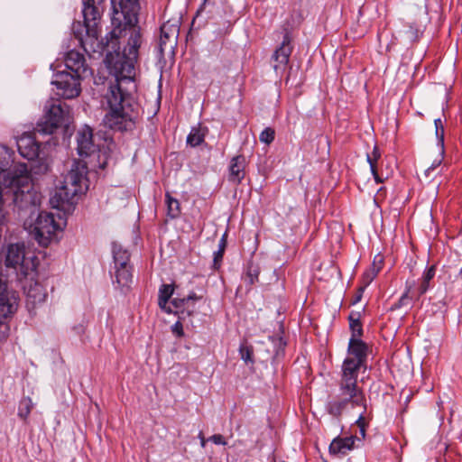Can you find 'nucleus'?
Segmentation results:
<instances>
[{"label": "nucleus", "mask_w": 462, "mask_h": 462, "mask_svg": "<svg viewBox=\"0 0 462 462\" xmlns=\"http://www.w3.org/2000/svg\"><path fill=\"white\" fill-rule=\"evenodd\" d=\"M171 331L176 337H182L184 336L182 323L180 321H177L172 325Z\"/></svg>", "instance_id": "c9c22d12"}, {"label": "nucleus", "mask_w": 462, "mask_h": 462, "mask_svg": "<svg viewBox=\"0 0 462 462\" xmlns=\"http://www.w3.org/2000/svg\"><path fill=\"white\" fill-rule=\"evenodd\" d=\"M356 423L359 428H361V426L365 427V419L362 414L359 416L358 420H356Z\"/></svg>", "instance_id": "a18cd8bd"}, {"label": "nucleus", "mask_w": 462, "mask_h": 462, "mask_svg": "<svg viewBox=\"0 0 462 462\" xmlns=\"http://www.w3.org/2000/svg\"><path fill=\"white\" fill-rule=\"evenodd\" d=\"M436 274V266L431 265L423 273L421 282L418 288L419 296L424 294L430 288V282Z\"/></svg>", "instance_id": "393cba45"}, {"label": "nucleus", "mask_w": 462, "mask_h": 462, "mask_svg": "<svg viewBox=\"0 0 462 462\" xmlns=\"http://www.w3.org/2000/svg\"><path fill=\"white\" fill-rule=\"evenodd\" d=\"M167 214L171 218H176L180 214V205L178 199L172 198L169 193L165 195Z\"/></svg>", "instance_id": "bb28decb"}, {"label": "nucleus", "mask_w": 462, "mask_h": 462, "mask_svg": "<svg viewBox=\"0 0 462 462\" xmlns=\"http://www.w3.org/2000/svg\"><path fill=\"white\" fill-rule=\"evenodd\" d=\"M292 37L288 29H284V34L281 45L274 51L272 56L273 68L277 74L285 71L291 55L293 47L291 45Z\"/></svg>", "instance_id": "f8f14e48"}, {"label": "nucleus", "mask_w": 462, "mask_h": 462, "mask_svg": "<svg viewBox=\"0 0 462 462\" xmlns=\"http://www.w3.org/2000/svg\"><path fill=\"white\" fill-rule=\"evenodd\" d=\"M20 154L27 160H34L39 156L40 144L30 135H23L17 140Z\"/></svg>", "instance_id": "6ab92c4d"}, {"label": "nucleus", "mask_w": 462, "mask_h": 462, "mask_svg": "<svg viewBox=\"0 0 462 462\" xmlns=\"http://www.w3.org/2000/svg\"><path fill=\"white\" fill-rule=\"evenodd\" d=\"M32 409V402L30 398H24L21 401L19 410H18V416L23 419L26 420L28 416L30 415Z\"/></svg>", "instance_id": "c756f323"}, {"label": "nucleus", "mask_w": 462, "mask_h": 462, "mask_svg": "<svg viewBox=\"0 0 462 462\" xmlns=\"http://www.w3.org/2000/svg\"><path fill=\"white\" fill-rule=\"evenodd\" d=\"M44 116L38 122L35 133L51 134L57 128L67 124L69 119V107L60 100L48 101Z\"/></svg>", "instance_id": "0eeeda50"}, {"label": "nucleus", "mask_w": 462, "mask_h": 462, "mask_svg": "<svg viewBox=\"0 0 462 462\" xmlns=\"http://www.w3.org/2000/svg\"><path fill=\"white\" fill-rule=\"evenodd\" d=\"M188 300H186V297L185 298H174L172 300H171V304L173 305V307L178 310L181 308H183L185 306L186 303H188Z\"/></svg>", "instance_id": "e433bc0d"}, {"label": "nucleus", "mask_w": 462, "mask_h": 462, "mask_svg": "<svg viewBox=\"0 0 462 462\" xmlns=\"http://www.w3.org/2000/svg\"><path fill=\"white\" fill-rule=\"evenodd\" d=\"M174 292L172 284H162L159 289L158 304L159 307L167 313H171L172 310L167 306L169 300Z\"/></svg>", "instance_id": "5701e85b"}, {"label": "nucleus", "mask_w": 462, "mask_h": 462, "mask_svg": "<svg viewBox=\"0 0 462 462\" xmlns=\"http://www.w3.org/2000/svg\"><path fill=\"white\" fill-rule=\"evenodd\" d=\"M365 289V286L361 285L359 287L357 293L355 295L354 299L352 300V304H356L357 302H359L361 300Z\"/></svg>", "instance_id": "ea45409f"}, {"label": "nucleus", "mask_w": 462, "mask_h": 462, "mask_svg": "<svg viewBox=\"0 0 462 462\" xmlns=\"http://www.w3.org/2000/svg\"><path fill=\"white\" fill-rule=\"evenodd\" d=\"M361 368L366 369V365L346 358L342 364V373L339 381V393L337 398L327 404L328 412L333 417L338 418L342 412L351 405L365 407V395L357 385L358 372Z\"/></svg>", "instance_id": "f03ea898"}, {"label": "nucleus", "mask_w": 462, "mask_h": 462, "mask_svg": "<svg viewBox=\"0 0 462 462\" xmlns=\"http://www.w3.org/2000/svg\"><path fill=\"white\" fill-rule=\"evenodd\" d=\"M382 266H383V258L380 255H376L370 267H379V272H380L382 269Z\"/></svg>", "instance_id": "79ce46f5"}, {"label": "nucleus", "mask_w": 462, "mask_h": 462, "mask_svg": "<svg viewBox=\"0 0 462 462\" xmlns=\"http://www.w3.org/2000/svg\"><path fill=\"white\" fill-rule=\"evenodd\" d=\"M414 285V281L412 282H406V290L404 293L402 295V297L399 299L398 302L394 304L393 309H400L404 306H408L411 303V298L409 296V292L411 289V287Z\"/></svg>", "instance_id": "c85d7f7f"}, {"label": "nucleus", "mask_w": 462, "mask_h": 462, "mask_svg": "<svg viewBox=\"0 0 462 462\" xmlns=\"http://www.w3.org/2000/svg\"><path fill=\"white\" fill-rule=\"evenodd\" d=\"M378 273L379 267H369L362 275V286L366 288Z\"/></svg>", "instance_id": "7c9ffc66"}, {"label": "nucleus", "mask_w": 462, "mask_h": 462, "mask_svg": "<svg viewBox=\"0 0 462 462\" xmlns=\"http://www.w3.org/2000/svg\"><path fill=\"white\" fill-rule=\"evenodd\" d=\"M2 188L3 198L12 194L13 202L19 210L36 208L41 203V195L33 189L27 164H19L9 184Z\"/></svg>", "instance_id": "20e7f679"}, {"label": "nucleus", "mask_w": 462, "mask_h": 462, "mask_svg": "<svg viewBox=\"0 0 462 462\" xmlns=\"http://www.w3.org/2000/svg\"><path fill=\"white\" fill-rule=\"evenodd\" d=\"M111 3L113 34H131L134 31L140 32L137 26L139 0H111Z\"/></svg>", "instance_id": "423d86ee"}, {"label": "nucleus", "mask_w": 462, "mask_h": 462, "mask_svg": "<svg viewBox=\"0 0 462 462\" xmlns=\"http://www.w3.org/2000/svg\"><path fill=\"white\" fill-rule=\"evenodd\" d=\"M87 173L86 163L82 161H74L61 185L50 199L52 208L65 210L66 206L70 207L74 203L73 199L77 195L85 193L88 188Z\"/></svg>", "instance_id": "7ed1b4c3"}, {"label": "nucleus", "mask_w": 462, "mask_h": 462, "mask_svg": "<svg viewBox=\"0 0 462 462\" xmlns=\"http://www.w3.org/2000/svg\"><path fill=\"white\" fill-rule=\"evenodd\" d=\"M356 437L335 438L329 445V453L334 456H344L353 449Z\"/></svg>", "instance_id": "aec40b11"}, {"label": "nucleus", "mask_w": 462, "mask_h": 462, "mask_svg": "<svg viewBox=\"0 0 462 462\" xmlns=\"http://www.w3.org/2000/svg\"><path fill=\"white\" fill-rule=\"evenodd\" d=\"M59 230H61L60 224L55 220L52 213L45 211L39 213L34 222L33 233L40 245H48Z\"/></svg>", "instance_id": "6e6552de"}, {"label": "nucleus", "mask_w": 462, "mask_h": 462, "mask_svg": "<svg viewBox=\"0 0 462 462\" xmlns=\"http://www.w3.org/2000/svg\"><path fill=\"white\" fill-rule=\"evenodd\" d=\"M245 166L246 159L244 155L234 156L228 166V180L235 185H239L245 179Z\"/></svg>", "instance_id": "a211bd4d"}, {"label": "nucleus", "mask_w": 462, "mask_h": 462, "mask_svg": "<svg viewBox=\"0 0 462 462\" xmlns=\"http://www.w3.org/2000/svg\"><path fill=\"white\" fill-rule=\"evenodd\" d=\"M65 66L72 75L78 77H86L91 74L90 69L86 65V60L83 54L77 51H69L65 56Z\"/></svg>", "instance_id": "4468645a"}, {"label": "nucleus", "mask_w": 462, "mask_h": 462, "mask_svg": "<svg viewBox=\"0 0 462 462\" xmlns=\"http://www.w3.org/2000/svg\"><path fill=\"white\" fill-rule=\"evenodd\" d=\"M199 439H200V440H201V446H202V447H205L206 440H205V438H204V436H203L202 432H200V433L199 434Z\"/></svg>", "instance_id": "49530a36"}, {"label": "nucleus", "mask_w": 462, "mask_h": 462, "mask_svg": "<svg viewBox=\"0 0 462 462\" xmlns=\"http://www.w3.org/2000/svg\"><path fill=\"white\" fill-rule=\"evenodd\" d=\"M111 277L115 289L126 293L133 282V266L113 267Z\"/></svg>", "instance_id": "2eb2a0df"}, {"label": "nucleus", "mask_w": 462, "mask_h": 462, "mask_svg": "<svg viewBox=\"0 0 462 462\" xmlns=\"http://www.w3.org/2000/svg\"><path fill=\"white\" fill-rule=\"evenodd\" d=\"M370 169H371V172H372V174L374 176V179L376 181V183L383 182V179L379 176V174L377 172V167L372 165V168H370Z\"/></svg>", "instance_id": "37998d69"}, {"label": "nucleus", "mask_w": 462, "mask_h": 462, "mask_svg": "<svg viewBox=\"0 0 462 462\" xmlns=\"http://www.w3.org/2000/svg\"><path fill=\"white\" fill-rule=\"evenodd\" d=\"M278 350L276 352V357H279L280 356H283L284 353V347L286 346V343L282 341V338H279L278 340Z\"/></svg>", "instance_id": "a19ab883"}, {"label": "nucleus", "mask_w": 462, "mask_h": 462, "mask_svg": "<svg viewBox=\"0 0 462 462\" xmlns=\"http://www.w3.org/2000/svg\"><path fill=\"white\" fill-rule=\"evenodd\" d=\"M43 298L42 296L39 297L38 301H41Z\"/></svg>", "instance_id": "3c124183"}, {"label": "nucleus", "mask_w": 462, "mask_h": 462, "mask_svg": "<svg viewBox=\"0 0 462 462\" xmlns=\"http://www.w3.org/2000/svg\"><path fill=\"white\" fill-rule=\"evenodd\" d=\"M360 431H361L362 436H363V437H365V427L361 426V428H360Z\"/></svg>", "instance_id": "de8ad7c7"}, {"label": "nucleus", "mask_w": 462, "mask_h": 462, "mask_svg": "<svg viewBox=\"0 0 462 462\" xmlns=\"http://www.w3.org/2000/svg\"><path fill=\"white\" fill-rule=\"evenodd\" d=\"M18 307V298L14 291L7 290L6 281L0 274V323L14 314Z\"/></svg>", "instance_id": "ddd939ff"}, {"label": "nucleus", "mask_w": 462, "mask_h": 462, "mask_svg": "<svg viewBox=\"0 0 462 462\" xmlns=\"http://www.w3.org/2000/svg\"><path fill=\"white\" fill-rule=\"evenodd\" d=\"M28 297H32V295L31 294V291L28 292ZM33 298H34V300H36V297L33 295Z\"/></svg>", "instance_id": "09e8293b"}, {"label": "nucleus", "mask_w": 462, "mask_h": 462, "mask_svg": "<svg viewBox=\"0 0 462 462\" xmlns=\"http://www.w3.org/2000/svg\"><path fill=\"white\" fill-rule=\"evenodd\" d=\"M274 137L275 131L271 127H266L261 132L259 140L265 144H270L273 142Z\"/></svg>", "instance_id": "2f4dec72"}, {"label": "nucleus", "mask_w": 462, "mask_h": 462, "mask_svg": "<svg viewBox=\"0 0 462 462\" xmlns=\"http://www.w3.org/2000/svg\"><path fill=\"white\" fill-rule=\"evenodd\" d=\"M141 43V33L134 31L131 34L116 35L110 32L104 41V51H106L104 63L116 80L106 95L110 111L106 115L105 122L115 130L132 129L138 117V104L134 94L136 91L135 64Z\"/></svg>", "instance_id": "f257e3e1"}, {"label": "nucleus", "mask_w": 462, "mask_h": 462, "mask_svg": "<svg viewBox=\"0 0 462 462\" xmlns=\"http://www.w3.org/2000/svg\"><path fill=\"white\" fill-rule=\"evenodd\" d=\"M5 263L6 267L14 269L23 276H27L35 268L33 262L25 257L23 244H10L7 246Z\"/></svg>", "instance_id": "1a4fd4ad"}, {"label": "nucleus", "mask_w": 462, "mask_h": 462, "mask_svg": "<svg viewBox=\"0 0 462 462\" xmlns=\"http://www.w3.org/2000/svg\"><path fill=\"white\" fill-rule=\"evenodd\" d=\"M226 235L225 234L222 236L223 247L219 248L217 252L214 253L213 268L215 270L219 269V267L221 265V262L223 259L224 251H225V247H226Z\"/></svg>", "instance_id": "473e14b6"}, {"label": "nucleus", "mask_w": 462, "mask_h": 462, "mask_svg": "<svg viewBox=\"0 0 462 462\" xmlns=\"http://www.w3.org/2000/svg\"><path fill=\"white\" fill-rule=\"evenodd\" d=\"M260 273V268L257 264L253 262H249L246 266V271L243 275L242 279L245 281L246 285L251 287L256 282H258V276Z\"/></svg>", "instance_id": "b1692460"}, {"label": "nucleus", "mask_w": 462, "mask_h": 462, "mask_svg": "<svg viewBox=\"0 0 462 462\" xmlns=\"http://www.w3.org/2000/svg\"><path fill=\"white\" fill-rule=\"evenodd\" d=\"M81 77L69 73L68 71H59L55 74L51 83L57 88V95L67 99L77 97L80 94Z\"/></svg>", "instance_id": "9d476101"}, {"label": "nucleus", "mask_w": 462, "mask_h": 462, "mask_svg": "<svg viewBox=\"0 0 462 462\" xmlns=\"http://www.w3.org/2000/svg\"><path fill=\"white\" fill-rule=\"evenodd\" d=\"M442 159H439L438 161H435L426 171L425 175L427 177L430 176L431 171H433L437 167H439L441 164Z\"/></svg>", "instance_id": "58836bf2"}, {"label": "nucleus", "mask_w": 462, "mask_h": 462, "mask_svg": "<svg viewBox=\"0 0 462 462\" xmlns=\"http://www.w3.org/2000/svg\"><path fill=\"white\" fill-rule=\"evenodd\" d=\"M223 247V241L222 239L220 240V243H219V248H222Z\"/></svg>", "instance_id": "8fccbe9b"}, {"label": "nucleus", "mask_w": 462, "mask_h": 462, "mask_svg": "<svg viewBox=\"0 0 462 462\" xmlns=\"http://www.w3.org/2000/svg\"><path fill=\"white\" fill-rule=\"evenodd\" d=\"M200 297L197 296V294L195 292H190L187 297H186V300H188V301L189 300H199Z\"/></svg>", "instance_id": "c03bdc74"}, {"label": "nucleus", "mask_w": 462, "mask_h": 462, "mask_svg": "<svg viewBox=\"0 0 462 462\" xmlns=\"http://www.w3.org/2000/svg\"><path fill=\"white\" fill-rule=\"evenodd\" d=\"M349 327L352 332L351 337H360L363 335V328L360 322V313L352 312L349 317Z\"/></svg>", "instance_id": "a878e982"}, {"label": "nucleus", "mask_w": 462, "mask_h": 462, "mask_svg": "<svg viewBox=\"0 0 462 462\" xmlns=\"http://www.w3.org/2000/svg\"><path fill=\"white\" fill-rule=\"evenodd\" d=\"M208 440L212 441L216 445H226V441L221 434H214L208 439Z\"/></svg>", "instance_id": "4c0bfd02"}, {"label": "nucleus", "mask_w": 462, "mask_h": 462, "mask_svg": "<svg viewBox=\"0 0 462 462\" xmlns=\"http://www.w3.org/2000/svg\"><path fill=\"white\" fill-rule=\"evenodd\" d=\"M369 346L366 343L360 339V337H351L349 339L347 353L348 356L357 364L366 365Z\"/></svg>", "instance_id": "f3484780"}, {"label": "nucleus", "mask_w": 462, "mask_h": 462, "mask_svg": "<svg viewBox=\"0 0 462 462\" xmlns=\"http://www.w3.org/2000/svg\"><path fill=\"white\" fill-rule=\"evenodd\" d=\"M113 259H114V266L113 267H123V266H133L130 263V253L122 247V245L117 244H113Z\"/></svg>", "instance_id": "4be33fe9"}, {"label": "nucleus", "mask_w": 462, "mask_h": 462, "mask_svg": "<svg viewBox=\"0 0 462 462\" xmlns=\"http://www.w3.org/2000/svg\"><path fill=\"white\" fill-rule=\"evenodd\" d=\"M179 32V25L169 21L161 26V35L157 47V56L160 60L164 58L166 52L174 55Z\"/></svg>", "instance_id": "9b49d317"}, {"label": "nucleus", "mask_w": 462, "mask_h": 462, "mask_svg": "<svg viewBox=\"0 0 462 462\" xmlns=\"http://www.w3.org/2000/svg\"><path fill=\"white\" fill-rule=\"evenodd\" d=\"M78 152L80 156H88L96 151L92 129L85 125L77 133Z\"/></svg>", "instance_id": "dca6fc26"}, {"label": "nucleus", "mask_w": 462, "mask_h": 462, "mask_svg": "<svg viewBox=\"0 0 462 462\" xmlns=\"http://www.w3.org/2000/svg\"><path fill=\"white\" fill-rule=\"evenodd\" d=\"M434 125H435V134H436L438 145L440 148V154L443 157L444 152H445V149H444V133H445L444 125H443L442 120L440 118H436L434 120Z\"/></svg>", "instance_id": "cd10ccee"}, {"label": "nucleus", "mask_w": 462, "mask_h": 462, "mask_svg": "<svg viewBox=\"0 0 462 462\" xmlns=\"http://www.w3.org/2000/svg\"><path fill=\"white\" fill-rule=\"evenodd\" d=\"M381 153L378 147L375 145L371 153H367L366 161L370 165V168L373 166H376L377 161L380 159Z\"/></svg>", "instance_id": "72a5a7b5"}, {"label": "nucleus", "mask_w": 462, "mask_h": 462, "mask_svg": "<svg viewBox=\"0 0 462 462\" xmlns=\"http://www.w3.org/2000/svg\"><path fill=\"white\" fill-rule=\"evenodd\" d=\"M82 14L86 36L79 38L80 44L88 54L104 52L105 39L99 38L101 33V19L104 12V0H82Z\"/></svg>", "instance_id": "39448f33"}, {"label": "nucleus", "mask_w": 462, "mask_h": 462, "mask_svg": "<svg viewBox=\"0 0 462 462\" xmlns=\"http://www.w3.org/2000/svg\"><path fill=\"white\" fill-rule=\"evenodd\" d=\"M240 355L241 358L245 362H253L252 356H253V350L248 346H241L240 347Z\"/></svg>", "instance_id": "f704fd0d"}, {"label": "nucleus", "mask_w": 462, "mask_h": 462, "mask_svg": "<svg viewBox=\"0 0 462 462\" xmlns=\"http://www.w3.org/2000/svg\"><path fill=\"white\" fill-rule=\"evenodd\" d=\"M208 133V129L206 126H201L199 124L196 126L191 127L189 134L187 136V144L191 147H197L204 143L205 137Z\"/></svg>", "instance_id": "412c9836"}]
</instances>
